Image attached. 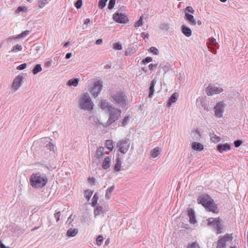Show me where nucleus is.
Segmentation results:
<instances>
[{
    "instance_id": "f3484780",
    "label": "nucleus",
    "mask_w": 248,
    "mask_h": 248,
    "mask_svg": "<svg viewBox=\"0 0 248 248\" xmlns=\"http://www.w3.org/2000/svg\"><path fill=\"white\" fill-rule=\"evenodd\" d=\"M178 96L179 94L177 93H173L170 97L167 103V106L170 107L172 103L176 102L178 99Z\"/></svg>"
},
{
    "instance_id": "72a5a7b5",
    "label": "nucleus",
    "mask_w": 248,
    "mask_h": 248,
    "mask_svg": "<svg viewBox=\"0 0 248 248\" xmlns=\"http://www.w3.org/2000/svg\"><path fill=\"white\" fill-rule=\"evenodd\" d=\"M95 216L99 215L103 213V209L101 206H96L94 210Z\"/></svg>"
},
{
    "instance_id": "f8f14e48",
    "label": "nucleus",
    "mask_w": 248,
    "mask_h": 248,
    "mask_svg": "<svg viewBox=\"0 0 248 248\" xmlns=\"http://www.w3.org/2000/svg\"><path fill=\"white\" fill-rule=\"evenodd\" d=\"M100 107L101 109L108 112L111 108H113L107 100H101L100 103Z\"/></svg>"
},
{
    "instance_id": "6e6552de",
    "label": "nucleus",
    "mask_w": 248,
    "mask_h": 248,
    "mask_svg": "<svg viewBox=\"0 0 248 248\" xmlns=\"http://www.w3.org/2000/svg\"><path fill=\"white\" fill-rule=\"evenodd\" d=\"M232 237L231 234H226L220 238L217 242V248H226V244L227 242L232 241Z\"/></svg>"
},
{
    "instance_id": "8fccbe9b",
    "label": "nucleus",
    "mask_w": 248,
    "mask_h": 248,
    "mask_svg": "<svg viewBox=\"0 0 248 248\" xmlns=\"http://www.w3.org/2000/svg\"><path fill=\"white\" fill-rule=\"evenodd\" d=\"M6 6L8 8H13L14 7V3L11 2V0H7L5 1Z\"/></svg>"
},
{
    "instance_id": "6ab92c4d",
    "label": "nucleus",
    "mask_w": 248,
    "mask_h": 248,
    "mask_svg": "<svg viewBox=\"0 0 248 248\" xmlns=\"http://www.w3.org/2000/svg\"><path fill=\"white\" fill-rule=\"evenodd\" d=\"M192 148L196 151H201L203 149V146L199 142H193L191 144Z\"/></svg>"
},
{
    "instance_id": "69168bd1",
    "label": "nucleus",
    "mask_w": 248,
    "mask_h": 248,
    "mask_svg": "<svg viewBox=\"0 0 248 248\" xmlns=\"http://www.w3.org/2000/svg\"><path fill=\"white\" fill-rule=\"evenodd\" d=\"M0 248H9V247H6L4 244H3L2 242L0 240Z\"/></svg>"
},
{
    "instance_id": "79ce46f5",
    "label": "nucleus",
    "mask_w": 248,
    "mask_h": 248,
    "mask_svg": "<svg viewBox=\"0 0 248 248\" xmlns=\"http://www.w3.org/2000/svg\"><path fill=\"white\" fill-rule=\"evenodd\" d=\"M116 0H109V3L108 6V8L109 10H111L113 8L115 4Z\"/></svg>"
},
{
    "instance_id": "e433bc0d",
    "label": "nucleus",
    "mask_w": 248,
    "mask_h": 248,
    "mask_svg": "<svg viewBox=\"0 0 248 248\" xmlns=\"http://www.w3.org/2000/svg\"><path fill=\"white\" fill-rule=\"evenodd\" d=\"M29 32L30 31H25L22 32L21 33L16 36V39L24 38L27 35L29 34Z\"/></svg>"
},
{
    "instance_id": "680f3d73",
    "label": "nucleus",
    "mask_w": 248,
    "mask_h": 248,
    "mask_svg": "<svg viewBox=\"0 0 248 248\" xmlns=\"http://www.w3.org/2000/svg\"><path fill=\"white\" fill-rule=\"evenodd\" d=\"M12 88L14 92L16 91V78L13 81Z\"/></svg>"
},
{
    "instance_id": "09e8293b",
    "label": "nucleus",
    "mask_w": 248,
    "mask_h": 248,
    "mask_svg": "<svg viewBox=\"0 0 248 248\" xmlns=\"http://www.w3.org/2000/svg\"><path fill=\"white\" fill-rule=\"evenodd\" d=\"M54 147V145L53 144L51 143H49L48 144H46V148L47 150H49L50 151H52L53 150Z\"/></svg>"
},
{
    "instance_id": "e2e57ef3",
    "label": "nucleus",
    "mask_w": 248,
    "mask_h": 248,
    "mask_svg": "<svg viewBox=\"0 0 248 248\" xmlns=\"http://www.w3.org/2000/svg\"><path fill=\"white\" fill-rule=\"evenodd\" d=\"M210 43L211 45H216V40L215 38H211L210 40Z\"/></svg>"
},
{
    "instance_id": "7ed1b4c3",
    "label": "nucleus",
    "mask_w": 248,
    "mask_h": 248,
    "mask_svg": "<svg viewBox=\"0 0 248 248\" xmlns=\"http://www.w3.org/2000/svg\"><path fill=\"white\" fill-rule=\"evenodd\" d=\"M79 104L82 109L91 111L93 109V103L88 93H83L80 96Z\"/></svg>"
},
{
    "instance_id": "5701e85b",
    "label": "nucleus",
    "mask_w": 248,
    "mask_h": 248,
    "mask_svg": "<svg viewBox=\"0 0 248 248\" xmlns=\"http://www.w3.org/2000/svg\"><path fill=\"white\" fill-rule=\"evenodd\" d=\"M78 233V230L77 229L70 228L68 229L66 232V235L68 237H74Z\"/></svg>"
},
{
    "instance_id": "1a4fd4ad",
    "label": "nucleus",
    "mask_w": 248,
    "mask_h": 248,
    "mask_svg": "<svg viewBox=\"0 0 248 248\" xmlns=\"http://www.w3.org/2000/svg\"><path fill=\"white\" fill-rule=\"evenodd\" d=\"M223 91L222 88L213 85H209L206 89L207 95H213L218 94Z\"/></svg>"
},
{
    "instance_id": "4c0bfd02",
    "label": "nucleus",
    "mask_w": 248,
    "mask_h": 248,
    "mask_svg": "<svg viewBox=\"0 0 248 248\" xmlns=\"http://www.w3.org/2000/svg\"><path fill=\"white\" fill-rule=\"evenodd\" d=\"M159 28L161 30L167 31L169 29V25L165 23H162L160 24Z\"/></svg>"
},
{
    "instance_id": "f704fd0d",
    "label": "nucleus",
    "mask_w": 248,
    "mask_h": 248,
    "mask_svg": "<svg viewBox=\"0 0 248 248\" xmlns=\"http://www.w3.org/2000/svg\"><path fill=\"white\" fill-rule=\"evenodd\" d=\"M23 79V77L18 76L16 77V90H17L21 85V81Z\"/></svg>"
},
{
    "instance_id": "aec40b11",
    "label": "nucleus",
    "mask_w": 248,
    "mask_h": 248,
    "mask_svg": "<svg viewBox=\"0 0 248 248\" xmlns=\"http://www.w3.org/2000/svg\"><path fill=\"white\" fill-rule=\"evenodd\" d=\"M191 137L193 140H199L201 138V134L198 130H195L191 134Z\"/></svg>"
},
{
    "instance_id": "ea45409f",
    "label": "nucleus",
    "mask_w": 248,
    "mask_h": 248,
    "mask_svg": "<svg viewBox=\"0 0 248 248\" xmlns=\"http://www.w3.org/2000/svg\"><path fill=\"white\" fill-rule=\"evenodd\" d=\"M98 199V197L97 196V194L95 193L92 199V205L93 206H95L97 202V200Z\"/></svg>"
},
{
    "instance_id": "423d86ee",
    "label": "nucleus",
    "mask_w": 248,
    "mask_h": 248,
    "mask_svg": "<svg viewBox=\"0 0 248 248\" xmlns=\"http://www.w3.org/2000/svg\"><path fill=\"white\" fill-rule=\"evenodd\" d=\"M226 105L223 101L218 102L214 107L215 115L217 118H221L223 116L224 108Z\"/></svg>"
},
{
    "instance_id": "473e14b6",
    "label": "nucleus",
    "mask_w": 248,
    "mask_h": 248,
    "mask_svg": "<svg viewBox=\"0 0 248 248\" xmlns=\"http://www.w3.org/2000/svg\"><path fill=\"white\" fill-rule=\"evenodd\" d=\"M50 0H39L38 2V6L40 8H43L45 5L48 3Z\"/></svg>"
},
{
    "instance_id": "c85d7f7f",
    "label": "nucleus",
    "mask_w": 248,
    "mask_h": 248,
    "mask_svg": "<svg viewBox=\"0 0 248 248\" xmlns=\"http://www.w3.org/2000/svg\"><path fill=\"white\" fill-rule=\"evenodd\" d=\"M121 159L120 158H117L116 160V163L114 165V170L119 171L121 170Z\"/></svg>"
},
{
    "instance_id": "603ef678",
    "label": "nucleus",
    "mask_w": 248,
    "mask_h": 248,
    "mask_svg": "<svg viewBox=\"0 0 248 248\" xmlns=\"http://www.w3.org/2000/svg\"><path fill=\"white\" fill-rule=\"evenodd\" d=\"M187 248H200L198 244L196 242L192 243L191 245H189Z\"/></svg>"
},
{
    "instance_id": "dca6fc26",
    "label": "nucleus",
    "mask_w": 248,
    "mask_h": 248,
    "mask_svg": "<svg viewBox=\"0 0 248 248\" xmlns=\"http://www.w3.org/2000/svg\"><path fill=\"white\" fill-rule=\"evenodd\" d=\"M181 31L186 37H189L192 34L191 29L185 25L181 26Z\"/></svg>"
},
{
    "instance_id": "f257e3e1",
    "label": "nucleus",
    "mask_w": 248,
    "mask_h": 248,
    "mask_svg": "<svg viewBox=\"0 0 248 248\" xmlns=\"http://www.w3.org/2000/svg\"><path fill=\"white\" fill-rule=\"evenodd\" d=\"M47 181L46 175L40 172L31 174L30 178V185L35 188H40L44 186Z\"/></svg>"
},
{
    "instance_id": "0eeeda50",
    "label": "nucleus",
    "mask_w": 248,
    "mask_h": 248,
    "mask_svg": "<svg viewBox=\"0 0 248 248\" xmlns=\"http://www.w3.org/2000/svg\"><path fill=\"white\" fill-rule=\"evenodd\" d=\"M103 87L102 81L98 80L94 82L93 86L91 88L90 92L92 95L94 97H97L101 92Z\"/></svg>"
},
{
    "instance_id": "393cba45",
    "label": "nucleus",
    "mask_w": 248,
    "mask_h": 248,
    "mask_svg": "<svg viewBox=\"0 0 248 248\" xmlns=\"http://www.w3.org/2000/svg\"><path fill=\"white\" fill-rule=\"evenodd\" d=\"M136 52V48L133 46H129L125 51V55L131 56Z\"/></svg>"
},
{
    "instance_id": "49530a36",
    "label": "nucleus",
    "mask_w": 248,
    "mask_h": 248,
    "mask_svg": "<svg viewBox=\"0 0 248 248\" xmlns=\"http://www.w3.org/2000/svg\"><path fill=\"white\" fill-rule=\"evenodd\" d=\"M82 5V0H78L75 4V6L77 9H79V8H81Z\"/></svg>"
},
{
    "instance_id": "052dcab7",
    "label": "nucleus",
    "mask_w": 248,
    "mask_h": 248,
    "mask_svg": "<svg viewBox=\"0 0 248 248\" xmlns=\"http://www.w3.org/2000/svg\"><path fill=\"white\" fill-rule=\"evenodd\" d=\"M157 66V64H150L149 65V68L150 70H152L153 68H156Z\"/></svg>"
},
{
    "instance_id": "c9c22d12",
    "label": "nucleus",
    "mask_w": 248,
    "mask_h": 248,
    "mask_svg": "<svg viewBox=\"0 0 248 248\" xmlns=\"http://www.w3.org/2000/svg\"><path fill=\"white\" fill-rule=\"evenodd\" d=\"M93 194V191L91 190H86L84 191L85 198L89 201Z\"/></svg>"
},
{
    "instance_id": "4be33fe9",
    "label": "nucleus",
    "mask_w": 248,
    "mask_h": 248,
    "mask_svg": "<svg viewBox=\"0 0 248 248\" xmlns=\"http://www.w3.org/2000/svg\"><path fill=\"white\" fill-rule=\"evenodd\" d=\"M110 164V159L109 156H107L105 158L104 161L102 163V168L107 170L109 168Z\"/></svg>"
},
{
    "instance_id": "a211bd4d",
    "label": "nucleus",
    "mask_w": 248,
    "mask_h": 248,
    "mask_svg": "<svg viewBox=\"0 0 248 248\" xmlns=\"http://www.w3.org/2000/svg\"><path fill=\"white\" fill-rule=\"evenodd\" d=\"M185 19L188 22V23L191 25H195L196 24V22L194 19V16L190 15L187 13H185Z\"/></svg>"
},
{
    "instance_id": "c03bdc74",
    "label": "nucleus",
    "mask_w": 248,
    "mask_h": 248,
    "mask_svg": "<svg viewBox=\"0 0 248 248\" xmlns=\"http://www.w3.org/2000/svg\"><path fill=\"white\" fill-rule=\"evenodd\" d=\"M113 48L116 50H121L122 46L119 43H115L113 44Z\"/></svg>"
},
{
    "instance_id": "412c9836",
    "label": "nucleus",
    "mask_w": 248,
    "mask_h": 248,
    "mask_svg": "<svg viewBox=\"0 0 248 248\" xmlns=\"http://www.w3.org/2000/svg\"><path fill=\"white\" fill-rule=\"evenodd\" d=\"M156 83V81L155 79H153L151 81L150 86L149 88V97H152L154 93L155 92V86Z\"/></svg>"
},
{
    "instance_id": "2f4dec72",
    "label": "nucleus",
    "mask_w": 248,
    "mask_h": 248,
    "mask_svg": "<svg viewBox=\"0 0 248 248\" xmlns=\"http://www.w3.org/2000/svg\"><path fill=\"white\" fill-rule=\"evenodd\" d=\"M106 146L107 148L109 150V151H111L113 149V141L111 140H107L106 141Z\"/></svg>"
},
{
    "instance_id": "3c124183",
    "label": "nucleus",
    "mask_w": 248,
    "mask_h": 248,
    "mask_svg": "<svg viewBox=\"0 0 248 248\" xmlns=\"http://www.w3.org/2000/svg\"><path fill=\"white\" fill-rule=\"evenodd\" d=\"M142 25V17L141 16L139 20L135 24V27H140Z\"/></svg>"
},
{
    "instance_id": "4468645a",
    "label": "nucleus",
    "mask_w": 248,
    "mask_h": 248,
    "mask_svg": "<svg viewBox=\"0 0 248 248\" xmlns=\"http://www.w3.org/2000/svg\"><path fill=\"white\" fill-rule=\"evenodd\" d=\"M231 149L230 145L228 143L219 144L217 145V150L220 152H227Z\"/></svg>"
},
{
    "instance_id": "5fc2aeb1",
    "label": "nucleus",
    "mask_w": 248,
    "mask_h": 248,
    "mask_svg": "<svg viewBox=\"0 0 248 248\" xmlns=\"http://www.w3.org/2000/svg\"><path fill=\"white\" fill-rule=\"evenodd\" d=\"M152 61V58L150 57H147L142 60V62L144 63H149Z\"/></svg>"
},
{
    "instance_id": "58836bf2",
    "label": "nucleus",
    "mask_w": 248,
    "mask_h": 248,
    "mask_svg": "<svg viewBox=\"0 0 248 248\" xmlns=\"http://www.w3.org/2000/svg\"><path fill=\"white\" fill-rule=\"evenodd\" d=\"M28 9L27 7L26 6H19L16 9V13H19L20 12H22L23 13H26L27 12Z\"/></svg>"
},
{
    "instance_id": "37998d69",
    "label": "nucleus",
    "mask_w": 248,
    "mask_h": 248,
    "mask_svg": "<svg viewBox=\"0 0 248 248\" xmlns=\"http://www.w3.org/2000/svg\"><path fill=\"white\" fill-rule=\"evenodd\" d=\"M129 120L130 118L128 116H125L122 122V126H124L127 125Z\"/></svg>"
},
{
    "instance_id": "cd10ccee",
    "label": "nucleus",
    "mask_w": 248,
    "mask_h": 248,
    "mask_svg": "<svg viewBox=\"0 0 248 248\" xmlns=\"http://www.w3.org/2000/svg\"><path fill=\"white\" fill-rule=\"evenodd\" d=\"M114 186H111L110 187L108 188L106 192L105 198L106 199L108 200L110 199L111 193L112 191L114 190Z\"/></svg>"
},
{
    "instance_id": "ddd939ff",
    "label": "nucleus",
    "mask_w": 248,
    "mask_h": 248,
    "mask_svg": "<svg viewBox=\"0 0 248 248\" xmlns=\"http://www.w3.org/2000/svg\"><path fill=\"white\" fill-rule=\"evenodd\" d=\"M220 224V222L219 218L210 217L208 219V225L212 226L214 229L218 228Z\"/></svg>"
},
{
    "instance_id": "0e129e2a",
    "label": "nucleus",
    "mask_w": 248,
    "mask_h": 248,
    "mask_svg": "<svg viewBox=\"0 0 248 248\" xmlns=\"http://www.w3.org/2000/svg\"><path fill=\"white\" fill-rule=\"evenodd\" d=\"M88 181L90 183L94 184L95 182V179L93 177L89 178Z\"/></svg>"
},
{
    "instance_id": "7c9ffc66",
    "label": "nucleus",
    "mask_w": 248,
    "mask_h": 248,
    "mask_svg": "<svg viewBox=\"0 0 248 248\" xmlns=\"http://www.w3.org/2000/svg\"><path fill=\"white\" fill-rule=\"evenodd\" d=\"M210 139L214 143L219 141L220 138L219 137L217 136L214 133L210 134Z\"/></svg>"
},
{
    "instance_id": "a18cd8bd",
    "label": "nucleus",
    "mask_w": 248,
    "mask_h": 248,
    "mask_svg": "<svg viewBox=\"0 0 248 248\" xmlns=\"http://www.w3.org/2000/svg\"><path fill=\"white\" fill-rule=\"evenodd\" d=\"M103 240V237L101 235L98 236L96 240V244L98 246H100Z\"/></svg>"
},
{
    "instance_id": "39448f33",
    "label": "nucleus",
    "mask_w": 248,
    "mask_h": 248,
    "mask_svg": "<svg viewBox=\"0 0 248 248\" xmlns=\"http://www.w3.org/2000/svg\"><path fill=\"white\" fill-rule=\"evenodd\" d=\"M110 110L107 112L108 114V118L107 122V126L111 125L113 123L118 120L121 116V110L114 107L111 108Z\"/></svg>"
},
{
    "instance_id": "c756f323",
    "label": "nucleus",
    "mask_w": 248,
    "mask_h": 248,
    "mask_svg": "<svg viewBox=\"0 0 248 248\" xmlns=\"http://www.w3.org/2000/svg\"><path fill=\"white\" fill-rule=\"evenodd\" d=\"M42 67L41 64H36L33 67L32 72L34 75L37 74L38 73L41 72L42 71Z\"/></svg>"
},
{
    "instance_id": "864d4df0",
    "label": "nucleus",
    "mask_w": 248,
    "mask_h": 248,
    "mask_svg": "<svg viewBox=\"0 0 248 248\" xmlns=\"http://www.w3.org/2000/svg\"><path fill=\"white\" fill-rule=\"evenodd\" d=\"M185 11L191 14H193L194 12V10L191 6H187L185 9Z\"/></svg>"
},
{
    "instance_id": "338daca9",
    "label": "nucleus",
    "mask_w": 248,
    "mask_h": 248,
    "mask_svg": "<svg viewBox=\"0 0 248 248\" xmlns=\"http://www.w3.org/2000/svg\"><path fill=\"white\" fill-rule=\"evenodd\" d=\"M102 40L101 39H98L96 41L95 44L96 45H100L102 43Z\"/></svg>"
},
{
    "instance_id": "13d9d810",
    "label": "nucleus",
    "mask_w": 248,
    "mask_h": 248,
    "mask_svg": "<svg viewBox=\"0 0 248 248\" xmlns=\"http://www.w3.org/2000/svg\"><path fill=\"white\" fill-rule=\"evenodd\" d=\"M60 216H61V212H58L54 214V217L56 218V220L57 222H58L59 221Z\"/></svg>"
},
{
    "instance_id": "f03ea898",
    "label": "nucleus",
    "mask_w": 248,
    "mask_h": 248,
    "mask_svg": "<svg viewBox=\"0 0 248 248\" xmlns=\"http://www.w3.org/2000/svg\"><path fill=\"white\" fill-rule=\"evenodd\" d=\"M197 202L198 203L202 204L209 211L213 213L217 212V205L208 195L202 194L199 196L197 198Z\"/></svg>"
},
{
    "instance_id": "de8ad7c7",
    "label": "nucleus",
    "mask_w": 248,
    "mask_h": 248,
    "mask_svg": "<svg viewBox=\"0 0 248 248\" xmlns=\"http://www.w3.org/2000/svg\"><path fill=\"white\" fill-rule=\"evenodd\" d=\"M150 51L154 54L157 55L158 54V50L155 47H151L150 48Z\"/></svg>"
},
{
    "instance_id": "774afa93",
    "label": "nucleus",
    "mask_w": 248,
    "mask_h": 248,
    "mask_svg": "<svg viewBox=\"0 0 248 248\" xmlns=\"http://www.w3.org/2000/svg\"><path fill=\"white\" fill-rule=\"evenodd\" d=\"M22 49V47L21 45L16 44V50L21 51Z\"/></svg>"
},
{
    "instance_id": "20e7f679",
    "label": "nucleus",
    "mask_w": 248,
    "mask_h": 248,
    "mask_svg": "<svg viewBox=\"0 0 248 248\" xmlns=\"http://www.w3.org/2000/svg\"><path fill=\"white\" fill-rule=\"evenodd\" d=\"M110 100L112 102L117 103L123 107H125L127 103V96L121 92L111 93Z\"/></svg>"
},
{
    "instance_id": "6e6d98bb",
    "label": "nucleus",
    "mask_w": 248,
    "mask_h": 248,
    "mask_svg": "<svg viewBox=\"0 0 248 248\" xmlns=\"http://www.w3.org/2000/svg\"><path fill=\"white\" fill-rule=\"evenodd\" d=\"M26 67H27V64L26 63H23V64L18 66L17 67H16V69L21 70H23L25 68H26Z\"/></svg>"
},
{
    "instance_id": "bb28decb",
    "label": "nucleus",
    "mask_w": 248,
    "mask_h": 248,
    "mask_svg": "<svg viewBox=\"0 0 248 248\" xmlns=\"http://www.w3.org/2000/svg\"><path fill=\"white\" fill-rule=\"evenodd\" d=\"M79 79L78 78L71 79L67 82V85L69 86H74L76 87L78 85Z\"/></svg>"
},
{
    "instance_id": "4d7b16f0",
    "label": "nucleus",
    "mask_w": 248,
    "mask_h": 248,
    "mask_svg": "<svg viewBox=\"0 0 248 248\" xmlns=\"http://www.w3.org/2000/svg\"><path fill=\"white\" fill-rule=\"evenodd\" d=\"M242 143L240 140H236L234 141L233 143L235 147H238L241 145Z\"/></svg>"
},
{
    "instance_id": "a878e982",
    "label": "nucleus",
    "mask_w": 248,
    "mask_h": 248,
    "mask_svg": "<svg viewBox=\"0 0 248 248\" xmlns=\"http://www.w3.org/2000/svg\"><path fill=\"white\" fill-rule=\"evenodd\" d=\"M104 148L103 147H100L98 148L96 152V156L97 158L99 159L103 157L104 155Z\"/></svg>"
},
{
    "instance_id": "bf43d9fd",
    "label": "nucleus",
    "mask_w": 248,
    "mask_h": 248,
    "mask_svg": "<svg viewBox=\"0 0 248 248\" xmlns=\"http://www.w3.org/2000/svg\"><path fill=\"white\" fill-rule=\"evenodd\" d=\"M215 229L216 230L217 234L221 233L222 232V228L221 227V224L219 225L218 228H216Z\"/></svg>"
},
{
    "instance_id": "a19ab883",
    "label": "nucleus",
    "mask_w": 248,
    "mask_h": 248,
    "mask_svg": "<svg viewBox=\"0 0 248 248\" xmlns=\"http://www.w3.org/2000/svg\"><path fill=\"white\" fill-rule=\"evenodd\" d=\"M108 0H99L98 2V6L101 8H104L106 5V2Z\"/></svg>"
},
{
    "instance_id": "b1692460",
    "label": "nucleus",
    "mask_w": 248,
    "mask_h": 248,
    "mask_svg": "<svg viewBox=\"0 0 248 248\" xmlns=\"http://www.w3.org/2000/svg\"><path fill=\"white\" fill-rule=\"evenodd\" d=\"M160 153V149L159 147L155 148L150 152L151 157L153 158L156 157Z\"/></svg>"
},
{
    "instance_id": "9b49d317",
    "label": "nucleus",
    "mask_w": 248,
    "mask_h": 248,
    "mask_svg": "<svg viewBox=\"0 0 248 248\" xmlns=\"http://www.w3.org/2000/svg\"><path fill=\"white\" fill-rule=\"evenodd\" d=\"M114 21L119 23H125L128 21V18L124 14L116 13L113 16Z\"/></svg>"
},
{
    "instance_id": "2eb2a0df",
    "label": "nucleus",
    "mask_w": 248,
    "mask_h": 248,
    "mask_svg": "<svg viewBox=\"0 0 248 248\" xmlns=\"http://www.w3.org/2000/svg\"><path fill=\"white\" fill-rule=\"evenodd\" d=\"M187 212L188 216L189 217L190 223L191 224H194L196 222L194 211L191 208H188Z\"/></svg>"
},
{
    "instance_id": "9d476101",
    "label": "nucleus",
    "mask_w": 248,
    "mask_h": 248,
    "mask_svg": "<svg viewBox=\"0 0 248 248\" xmlns=\"http://www.w3.org/2000/svg\"><path fill=\"white\" fill-rule=\"evenodd\" d=\"M119 151L123 154H125L128 150L130 146L129 139H125L118 143Z\"/></svg>"
}]
</instances>
